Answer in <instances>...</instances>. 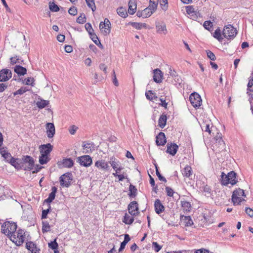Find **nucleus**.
Returning <instances> with one entry per match:
<instances>
[{
  "mask_svg": "<svg viewBox=\"0 0 253 253\" xmlns=\"http://www.w3.org/2000/svg\"><path fill=\"white\" fill-rule=\"evenodd\" d=\"M236 173L234 171L229 172L227 174L223 172L221 173L220 182L222 185H227L231 184L232 185L236 184L237 182Z\"/></svg>",
  "mask_w": 253,
  "mask_h": 253,
  "instance_id": "obj_1",
  "label": "nucleus"
},
{
  "mask_svg": "<svg viewBox=\"0 0 253 253\" xmlns=\"http://www.w3.org/2000/svg\"><path fill=\"white\" fill-rule=\"evenodd\" d=\"M17 228V226L15 222L6 221L1 225V232L4 234L9 237L14 233Z\"/></svg>",
  "mask_w": 253,
  "mask_h": 253,
  "instance_id": "obj_2",
  "label": "nucleus"
},
{
  "mask_svg": "<svg viewBox=\"0 0 253 253\" xmlns=\"http://www.w3.org/2000/svg\"><path fill=\"white\" fill-rule=\"evenodd\" d=\"M25 231L24 230L19 229L16 230L14 233L8 237L10 240L17 246L21 245L25 240Z\"/></svg>",
  "mask_w": 253,
  "mask_h": 253,
  "instance_id": "obj_3",
  "label": "nucleus"
},
{
  "mask_svg": "<svg viewBox=\"0 0 253 253\" xmlns=\"http://www.w3.org/2000/svg\"><path fill=\"white\" fill-rule=\"evenodd\" d=\"M237 34V31L231 25H226L222 31V34L225 38L233 39Z\"/></svg>",
  "mask_w": 253,
  "mask_h": 253,
  "instance_id": "obj_4",
  "label": "nucleus"
},
{
  "mask_svg": "<svg viewBox=\"0 0 253 253\" xmlns=\"http://www.w3.org/2000/svg\"><path fill=\"white\" fill-rule=\"evenodd\" d=\"M189 101L196 109L199 108L202 101L200 95L197 92H193L190 95Z\"/></svg>",
  "mask_w": 253,
  "mask_h": 253,
  "instance_id": "obj_5",
  "label": "nucleus"
},
{
  "mask_svg": "<svg viewBox=\"0 0 253 253\" xmlns=\"http://www.w3.org/2000/svg\"><path fill=\"white\" fill-rule=\"evenodd\" d=\"M99 28L103 35L107 36L109 35L111 32V23L110 21L107 18H105L104 22L100 23Z\"/></svg>",
  "mask_w": 253,
  "mask_h": 253,
  "instance_id": "obj_6",
  "label": "nucleus"
},
{
  "mask_svg": "<svg viewBox=\"0 0 253 253\" xmlns=\"http://www.w3.org/2000/svg\"><path fill=\"white\" fill-rule=\"evenodd\" d=\"M72 177V174L71 172H67L62 175L60 177V182L61 185L66 187H68L71 185Z\"/></svg>",
  "mask_w": 253,
  "mask_h": 253,
  "instance_id": "obj_7",
  "label": "nucleus"
},
{
  "mask_svg": "<svg viewBox=\"0 0 253 253\" xmlns=\"http://www.w3.org/2000/svg\"><path fill=\"white\" fill-rule=\"evenodd\" d=\"M77 162L82 166L88 167L92 164V160L89 155H84L77 158Z\"/></svg>",
  "mask_w": 253,
  "mask_h": 253,
  "instance_id": "obj_8",
  "label": "nucleus"
},
{
  "mask_svg": "<svg viewBox=\"0 0 253 253\" xmlns=\"http://www.w3.org/2000/svg\"><path fill=\"white\" fill-rule=\"evenodd\" d=\"M34 166V161L30 156H26L24 159V164L22 165V168L25 170H31L32 169Z\"/></svg>",
  "mask_w": 253,
  "mask_h": 253,
  "instance_id": "obj_9",
  "label": "nucleus"
},
{
  "mask_svg": "<svg viewBox=\"0 0 253 253\" xmlns=\"http://www.w3.org/2000/svg\"><path fill=\"white\" fill-rule=\"evenodd\" d=\"M83 152L85 154L91 153L95 149L94 144L93 142L84 141L83 142Z\"/></svg>",
  "mask_w": 253,
  "mask_h": 253,
  "instance_id": "obj_10",
  "label": "nucleus"
},
{
  "mask_svg": "<svg viewBox=\"0 0 253 253\" xmlns=\"http://www.w3.org/2000/svg\"><path fill=\"white\" fill-rule=\"evenodd\" d=\"M12 77L11 71L8 69H3L0 71V82H6Z\"/></svg>",
  "mask_w": 253,
  "mask_h": 253,
  "instance_id": "obj_11",
  "label": "nucleus"
},
{
  "mask_svg": "<svg viewBox=\"0 0 253 253\" xmlns=\"http://www.w3.org/2000/svg\"><path fill=\"white\" fill-rule=\"evenodd\" d=\"M128 212L131 215H135L138 213V207L136 201L131 202L128 206Z\"/></svg>",
  "mask_w": 253,
  "mask_h": 253,
  "instance_id": "obj_12",
  "label": "nucleus"
},
{
  "mask_svg": "<svg viewBox=\"0 0 253 253\" xmlns=\"http://www.w3.org/2000/svg\"><path fill=\"white\" fill-rule=\"evenodd\" d=\"M46 134L49 138H52L55 133V129L53 123H48L46 124Z\"/></svg>",
  "mask_w": 253,
  "mask_h": 253,
  "instance_id": "obj_13",
  "label": "nucleus"
},
{
  "mask_svg": "<svg viewBox=\"0 0 253 253\" xmlns=\"http://www.w3.org/2000/svg\"><path fill=\"white\" fill-rule=\"evenodd\" d=\"M178 149V146L175 143H168L166 152L172 156H174Z\"/></svg>",
  "mask_w": 253,
  "mask_h": 253,
  "instance_id": "obj_14",
  "label": "nucleus"
},
{
  "mask_svg": "<svg viewBox=\"0 0 253 253\" xmlns=\"http://www.w3.org/2000/svg\"><path fill=\"white\" fill-rule=\"evenodd\" d=\"M53 146L50 143L41 145L40 146V152L41 154L48 155L52 150Z\"/></svg>",
  "mask_w": 253,
  "mask_h": 253,
  "instance_id": "obj_15",
  "label": "nucleus"
},
{
  "mask_svg": "<svg viewBox=\"0 0 253 253\" xmlns=\"http://www.w3.org/2000/svg\"><path fill=\"white\" fill-rule=\"evenodd\" d=\"M248 90L251 92L248 91L247 93H249V95H251V98L249 99V101L251 104V111H253V79L252 80H250L248 84Z\"/></svg>",
  "mask_w": 253,
  "mask_h": 253,
  "instance_id": "obj_16",
  "label": "nucleus"
},
{
  "mask_svg": "<svg viewBox=\"0 0 253 253\" xmlns=\"http://www.w3.org/2000/svg\"><path fill=\"white\" fill-rule=\"evenodd\" d=\"M95 167L98 168L99 169H101L103 170H108L109 169V166L108 163L104 160H99L97 161L95 163Z\"/></svg>",
  "mask_w": 253,
  "mask_h": 253,
  "instance_id": "obj_17",
  "label": "nucleus"
},
{
  "mask_svg": "<svg viewBox=\"0 0 253 253\" xmlns=\"http://www.w3.org/2000/svg\"><path fill=\"white\" fill-rule=\"evenodd\" d=\"M156 144L159 146H163L167 142L166 135L164 132H160L156 137Z\"/></svg>",
  "mask_w": 253,
  "mask_h": 253,
  "instance_id": "obj_18",
  "label": "nucleus"
},
{
  "mask_svg": "<svg viewBox=\"0 0 253 253\" xmlns=\"http://www.w3.org/2000/svg\"><path fill=\"white\" fill-rule=\"evenodd\" d=\"M163 73L162 71L156 69L154 70L153 80L157 83H161L162 81Z\"/></svg>",
  "mask_w": 253,
  "mask_h": 253,
  "instance_id": "obj_19",
  "label": "nucleus"
},
{
  "mask_svg": "<svg viewBox=\"0 0 253 253\" xmlns=\"http://www.w3.org/2000/svg\"><path fill=\"white\" fill-rule=\"evenodd\" d=\"M26 247L31 253H39L40 249L37 247V245L32 242L26 243Z\"/></svg>",
  "mask_w": 253,
  "mask_h": 253,
  "instance_id": "obj_20",
  "label": "nucleus"
},
{
  "mask_svg": "<svg viewBox=\"0 0 253 253\" xmlns=\"http://www.w3.org/2000/svg\"><path fill=\"white\" fill-rule=\"evenodd\" d=\"M154 207L155 211L158 214H160L162 213L163 211H164V206L162 205L159 199H157L155 201L154 203Z\"/></svg>",
  "mask_w": 253,
  "mask_h": 253,
  "instance_id": "obj_21",
  "label": "nucleus"
},
{
  "mask_svg": "<svg viewBox=\"0 0 253 253\" xmlns=\"http://www.w3.org/2000/svg\"><path fill=\"white\" fill-rule=\"evenodd\" d=\"M181 220L182 224L185 226H191L193 225V222L190 216H181Z\"/></svg>",
  "mask_w": 253,
  "mask_h": 253,
  "instance_id": "obj_22",
  "label": "nucleus"
},
{
  "mask_svg": "<svg viewBox=\"0 0 253 253\" xmlns=\"http://www.w3.org/2000/svg\"><path fill=\"white\" fill-rule=\"evenodd\" d=\"M14 71L19 76H24L27 73V69L20 65H16Z\"/></svg>",
  "mask_w": 253,
  "mask_h": 253,
  "instance_id": "obj_23",
  "label": "nucleus"
},
{
  "mask_svg": "<svg viewBox=\"0 0 253 253\" xmlns=\"http://www.w3.org/2000/svg\"><path fill=\"white\" fill-rule=\"evenodd\" d=\"M57 188L53 186L51 188V192L49 194L48 197L44 200V202L50 204L55 199V194L57 192Z\"/></svg>",
  "mask_w": 253,
  "mask_h": 253,
  "instance_id": "obj_24",
  "label": "nucleus"
},
{
  "mask_svg": "<svg viewBox=\"0 0 253 253\" xmlns=\"http://www.w3.org/2000/svg\"><path fill=\"white\" fill-rule=\"evenodd\" d=\"M214 145L215 146L219 148V151L225 148V143L220 137V135H219V137H217V136H216V142Z\"/></svg>",
  "mask_w": 253,
  "mask_h": 253,
  "instance_id": "obj_25",
  "label": "nucleus"
},
{
  "mask_svg": "<svg viewBox=\"0 0 253 253\" xmlns=\"http://www.w3.org/2000/svg\"><path fill=\"white\" fill-rule=\"evenodd\" d=\"M157 28V32L158 33H163L164 35L167 34V30L166 28V26L164 23H157L156 25Z\"/></svg>",
  "mask_w": 253,
  "mask_h": 253,
  "instance_id": "obj_26",
  "label": "nucleus"
},
{
  "mask_svg": "<svg viewBox=\"0 0 253 253\" xmlns=\"http://www.w3.org/2000/svg\"><path fill=\"white\" fill-rule=\"evenodd\" d=\"M136 9V4L132 0H130L128 3V12L129 14L132 15L133 14Z\"/></svg>",
  "mask_w": 253,
  "mask_h": 253,
  "instance_id": "obj_27",
  "label": "nucleus"
},
{
  "mask_svg": "<svg viewBox=\"0 0 253 253\" xmlns=\"http://www.w3.org/2000/svg\"><path fill=\"white\" fill-rule=\"evenodd\" d=\"M182 173L183 176L186 177H189L192 173V170L191 167L186 166L182 170Z\"/></svg>",
  "mask_w": 253,
  "mask_h": 253,
  "instance_id": "obj_28",
  "label": "nucleus"
},
{
  "mask_svg": "<svg viewBox=\"0 0 253 253\" xmlns=\"http://www.w3.org/2000/svg\"><path fill=\"white\" fill-rule=\"evenodd\" d=\"M10 62L11 65H14L16 63L22 64L23 62V60L18 55H15L10 58Z\"/></svg>",
  "mask_w": 253,
  "mask_h": 253,
  "instance_id": "obj_29",
  "label": "nucleus"
},
{
  "mask_svg": "<svg viewBox=\"0 0 253 253\" xmlns=\"http://www.w3.org/2000/svg\"><path fill=\"white\" fill-rule=\"evenodd\" d=\"M49 102L48 100L40 99L37 102L36 105L39 108L42 109L46 106H48Z\"/></svg>",
  "mask_w": 253,
  "mask_h": 253,
  "instance_id": "obj_30",
  "label": "nucleus"
},
{
  "mask_svg": "<svg viewBox=\"0 0 253 253\" xmlns=\"http://www.w3.org/2000/svg\"><path fill=\"white\" fill-rule=\"evenodd\" d=\"M167 120V118L166 115L163 114L160 116L158 121L159 126L160 127L164 128L165 126Z\"/></svg>",
  "mask_w": 253,
  "mask_h": 253,
  "instance_id": "obj_31",
  "label": "nucleus"
},
{
  "mask_svg": "<svg viewBox=\"0 0 253 253\" xmlns=\"http://www.w3.org/2000/svg\"><path fill=\"white\" fill-rule=\"evenodd\" d=\"M133 28L140 30L142 28H147V25L143 23L131 22L130 24Z\"/></svg>",
  "mask_w": 253,
  "mask_h": 253,
  "instance_id": "obj_32",
  "label": "nucleus"
},
{
  "mask_svg": "<svg viewBox=\"0 0 253 253\" xmlns=\"http://www.w3.org/2000/svg\"><path fill=\"white\" fill-rule=\"evenodd\" d=\"M63 165L66 168H71L74 164L73 161L71 158H67L63 160Z\"/></svg>",
  "mask_w": 253,
  "mask_h": 253,
  "instance_id": "obj_33",
  "label": "nucleus"
},
{
  "mask_svg": "<svg viewBox=\"0 0 253 253\" xmlns=\"http://www.w3.org/2000/svg\"><path fill=\"white\" fill-rule=\"evenodd\" d=\"M117 12L119 16L123 18H126L127 16V13L126 9L123 7H120L117 8Z\"/></svg>",
  "mask_w": 253,
  "mask_h": 253,
  "instance_id": "obj_34",
  "label": "nucleus"
},
{
  "mask_svg": "<svg viewBox=\"0 0 253 253\" xmlns=\"http://www.w3.org/2000/svg\"><path fill=\"white\" fill-rule=\"evenodd\" d=\"M145 96L147 99L150 100H156L158 98L156 96L155 93H154L152 90H149L146 91L145 93Z\"/></svg>",
  "mask_w": 253,
  "mask_h": 253,
  "instance_id": "obj_35",
  "label": "nucleus"
},
{
  "mask_svg": "<svg viewBox=\"0 0 253 253\" xmlns=\"http://www.w3.org/2000/svg\"><path fill=\"white\" fill-rule=\"evenodd\" d=\"M111 167L115 170L120 165L119 161L114 157L110 158V161L109 162Z\"/></svg>",
  "mask_w": 253,
  "mask_h": 253,
  "instance_id": "obj_36",
  "label": "nucleus"
},
{
  "mask_svg": "<svg viewBox=\"0 0 253 253\" xmlns=\"http://www.w3.org/2000/svg\"><path fill=\"white\" fill-rule=\"evenodd\" d=\"M134 221V218L128 214L126 213L124 216L123 221L126 224H131Z\"/></svg>",
  "mask_w": 253,
  "mask_h": 253,
  "instance_id": "obj_37",
  "label": "nucleus"
},
{
  "mask_svg": "<svg viewBox=\"0 0 253 253\" xmlns=\"http://www.w3.org/2000/svg\"><path fill=\"white\" fill-rule=\"evenodd\" d=\"M50 159L49 158L48 155L41 154V155L39 157V163L41 165H43L46 164L49 161Z\"/></svg>",
  "mask_w": 253,
  "mask_h": 253,
  "instance_id": "obj_38",
  "label": "nucleus"
},
{
  "mask_svg": "<svg viewBox=\"0 0 253 253\" xmlns=\"http://www.w3.org/2000/svg\"><path fill=\"white\" fill-rule=\"evenodd\" d=\"M232 200L234 205H235L240 204L242 201H245V199L240 197L232 195Z\"/></svg>",
  "mask_w": 253,
  "mask_h": 253,
  "instance_id": "obj_39",
  "label": "nucleus"
},
{
  "mask_svg": "<svg viewBox=\"0 0 253 253\" xmlns=\"http://www.w3.org/2000/svg\"><path fill=\"white\" fill-rule=\"evenodd\" d=\"M181 205L184 211H190L191 209V204L190 202L186 201H181Z\"/></svg>",
  "mask_w": 253,
  "mask_h": 253,
  "instance_id": "obj_40",
  "label": "nucleus"
},
{
  "mask_svg": "<svg viewBox=\"0 0 253 253\" xmlns=\"http://www.w3.org/2000/svg\"><path fill=\"white\" fill-rule=\"evenodd\" d=\"M213 37L218 40L219 42H221L223 40V38L221 37V30L219 28H217L215 30L213 34Z\"/></svg>",
  "mask_w": 253,
  "mask_h": 253,
  "instance_id": "obj_41",
  "label": "nucleus"
},
{
  "mask_svg": "<svg viewBox=\"0 0 253 253\" xmlns=\"http://www.w3.org/2000/svg\"><path fill=\"white\" fill-rule=\"evenodd\" d=\"M50 227L47 221H42V231L43 233L47 232L50 231Z\"/></svg>",
  "mask_w": 253,
  "mask_h": 253,
  "instance_id": "obj_42",
  "label": "nucleus"
},
{
  "mask_svg": "<svg viewBox=\"0 0 253 253\" xmlns=\"http://www.w3.org/2000/svg\"><path fill=\"white\" fill-rule=\"evenodd\" d=\"M9 163L18 169L22 168V167L20 166V164L18 162L17 160L13 158H10V161L9 162Z\"/></svg>",
  "mask_w": 253,
  "mask_h": 253,
  "instance_id": "obj_43",
  "label": "nucleus"
},
{
  "mask_svg": "<svg viewBox=\"0 0 253 253\" xmlns=\"http://www.w3.org/2000/svg\"><path fill=\"white\" fill-rule=\"evenodd\" d=\"M129 193L128 195L129 197H134L136 195L137 193V189L135 188L134 186L132 184H130L129 187Z\"/></svg>",
  "mask_w": 253,
  "mask_h": 253,
  "instance_id": "obj_44",
  "label": "nucleus"
},
{
  "mask_svg": "<svg viewBox=\"0 0 253 253\" xmlns=\"http://www.w3.org/2000/svg\"><path fill=\"white\" fill-rule=\"evenodd\" d=\"M89 35L90 36L91 40L93 41V42H94L95 44H96L97 45H98L99 44L101 45V43H100L98 37H97L95 34L92 33V34H91V35Z\"/></svg>",
  "mask_w": 253,
  "mask_h": 253,
  "instance_id": "obj_45",
  "label": "nucleus"
},
{
  "mask_svg": "<svg viewBox=\"0 0 253 253\" xmlns=\"http://www.w3.org/2000/svg\"><path fill=\"white\" fill-rule=\"evenodd\" d=\"M203 26L206 29L211 31L212 30L213 24L210 21H206L204 23Z\"/></svg>",
  "mask_w": 253,
  "mask_h": 253,
  "instance_id": "obj_46",
  "label": "nucleus"
},
{
  "mask_svg": "<svg viewBox=\"0 0 253 253\" xmlns=\"http://www.w3.org/2000/svg\"><path fill=\"white\" fill-rule=\"evenodd\" d=\"M160 5L163 10L166 11L168 8V0H161Z\"/></svg>",
  "mask_w": 253,
  "mask_h": 253,
  "instance_id": "obj_47",
  "label": "nucleus"
},
{
  "mask_svg": "<svg viewBox=\"0 0 253 253\" xmlns=\"http://www.w3.org/2000/svg\"><path fill=\"white\" fill-rule=\"evenodd\" d=\"M233 195L237 196H244L246 197L245 195L244 191L243 189L239 188L238 189L235 190L233 192Z\"/></svg>",
  "mask_w": 253,
  "mask_h": 253,
  "instance_id": "obj_48",
  "label": "nucleus"
},
{
  "mask_svg": "<svg viewBox=\"0 0 253 253\" xmlns=\"http://www.w3.org/2000/svg\"><path fill=\"white\" fill-rule=\"evenodd\" d=\"M87 6L91 8L92 10L94 11L95 9V5L93 0H85Z\"/></svg>",
  "mask_w": 253,
  "mask_h": 253,
  "instance_id": "obj_49",
  "label": "nucleus"
},
{
  "mask_svg": "<svg viewBox=\"0 0 253 253\" xmlns=\"http://www.w3.org/2000/svg\"><path fill=\"white\" fill-rule=\"evenodd\" d=\"M49 7L51 11L57 12L59 10L58 6L54 2L49 3Z\"/></svg>",
  "mask_w": 253,
  "mask_h": 253,
  "instance_id": "obj_50",
  "label": "nucleus"
},
{
  "mask_svg": "<svg viewBox=\"0 0 253 253\" xmlns=\"http://www.w3.org/2000/svg\"><path fill=\"white\" fill-rule=\"evenodd\" d=\"M152 248L156 252H158L161 250L162 246L159 245L156 242H153Z\"/></svg>",
  "mask_w": 253,
  "mask_h": 253,
  "instance_id": "obj_51",
  "label": "nucleus"
},
{
  "mask_svg": "<svg viewBox=\"0 0 253 253\" xmlns=\"http://www.w3.org/2000/svg\"><path fill=\"white\" fill-rule=\"evenodd\" d=\"M34 80L33 78L28 77L24 80V83L26 85H31L34 86Z\"/></svg>",
  "mask_w": 253,
  "mask_h": 253,
  "instance_id": "obj_52",
  "label": "nucleus"
},
{
  "mask_svg": "<svg viewBox=\"0 0 253 253\" xmlns=\"http://www.w3.org/2000/svg\"><path fill=\"white\" fill-rule=\"evenodd\" d=\"M58 244L56 242V240L55 239L53 241L48 243V247L52 250H56L58 248Z\"/></svg>",
  "mask_w": 253,
  "mask_h": 253,
  "instance_id": "obj_53",
  "label": "nucleus"
},
{
  "mask_svg": "<svg viewBox=\"0 0 253 253\" xmlns=\"http://www.w3.org/2000/svg\"><path fill=\"white\" fill-rule=\"evenodd\" d=\"M144 18H147L150 17L152 14V11L149 9L148 7L145 8L143 10H142Z\"/></svg>",
  "mask_w": 253,
  "mask_h": 253,
  "instance_id": "obj_54",
  "label": "nucleus"
},
{
  "mask_svg": "<svg viewBox=\"0 0 253 253\" xmlns=\"http://www.w3.org/2000/svg\"><path fill=\"white\" fill-rule=\"evenodd\" d=\"M86 21V18L84 14H81L77 19V22L80 24H83Z\"/></svg>",
  "mask_w": 253,
  "mask_h": 253,
  "instance_id": "obj_55",
  "label": "nucleus"
},
{
  "mask_svg": "<svg viewBox=\"0 0 253 253\" xmlns=\"http://www.w3.org/2000/svg\"><path fill=\"white\" fill-rule=\"evenodd\" d=\"M85 28L88 33L89 35H91V34L93 33V29H92V26L90 23H86L85 24Z\"/></svg>",
  "mask_w": 253,
  "mask_h": 253,
  "instance_id": "obj_56",
  "label": "nucleus"
},
{
  "mask_svg": "<svg viewBox=\"0 0 253 253\" xmlns=\"http://www.w3.org/2000/svg\"><path fill=\"white\" fill-rule=\"evenodd\" d=\"M207 55L209 58L212 61H214L216 59V57L214 53L210 50H207Z\"/></svg>",
  "mask_w": 253,
  "mask_h": 253,
  "instance_id": "obj_57",
  "label": "nucleus"
},
{
  "mask_svg": "<svg viewBox=\"0 0 253 253\" xmlns=\"http://www.w3.org/2000/svg\"><path fill=\"white\" fill-rule=\"evenodd\" d=\"M155 167H156V174H157V176L158 177L159 180H161V181H164L165 182H167V180H166V178L164 177V176H163L161 174V173H160V172L158 170L157 166H155Z\"/></svg>",
  "mask_w": 253,
  "mask_h": 253,
  "instance_id": "obj_58",
  "label": "nucleus"
},
{
  "mask_svg": "<svg viewBox=\"0 0 253 253\" xmlns=\"http://www.w3.org/2000/svg\"><path fill=\"white\" fill-rule=\"evenodd\" d=\"M202 128L203 130L206 132H208L209 134H211V130L210 124H203V125L202 126Z\"/></svg>",
  "mask_w": 253,
  "mask_h": 253,
  "instance_id": "obj_59",
  "label": "nucleus"
},
{
  "mask_svg": "<svg viewBox=\"0 0 253 253\" xmlns=\"http://www.w3.org/2000/svg\"><path fill=\"white\" fill-rule=\"evenodd\" d=\"M68 12L70 14L75 16L77 14V8L73 6L70 8V9L68 10Z\"/></svg>",
  "mask_w": 253,
  "mask_h": 253,
  "instance_id": "obj_60",
  "label": "nucleus"
},
{
  "mask_svg": "<svg viewBox=\"0 0 253 253\" xmlns=\"http://www.w3.org/2000/svg\"><path fill=\"white\" fill-rule=\"evenodd\" d=\"M50 211V206L49 207L48 209L46 210H43L42 211V218H46L47 217V215Z\"/></svg>",
  "mask_w": 253,
  "mask_h": 253,
  "instance_id": "obj_61",
  "label": "nucleus"
},
{
  "mask_svg": "<svg viewBox=\"0 0 253 253\" xmlns=\"http://www.w3.org/2000/svg\"><path fill=\"white\" fill-rule=\"evenodd\" d=\"M28 89H26V87H21L19 89H18L16 92L14 93L15 95L16 94H23L24 93L26 92Z\"/></svg>",
  "mask_w": 253,
  "mask_h": 253,
  "instance_id": "obj_62",
  "label": "nucleus"
},
{
  "mask_svg": "<svg viewBox=\"0 0 253 253\" xmlns=\"http://www.w3.org/2000/svg\"><path fill=\"white\" fill-rule=\"evenodd\" d=\"M113 175L115 177H118L119 181H123L124 179L126 178L124 174H119L117 173H113Z\"/></svg>",
  "mask_w": 253,
  "mask_h": 253,
  "instance_id": "obj_63",
  "label": "nucleus"
},
{
  "mask_svg": "<svg viewBox=\"0 0 253 253\" xmlns=\"http://www.w3.org/2000/svg\"><path fill=\"white\" fill-rule=\"evenodd\" d=\"M166 190L167 192V195L169 197L173 196L174 192L173 190L169 187H166Z\"/></svg>",
  "mask_w": 253,
  "mask_h": 253,
  "instance_id": "obj_64",
  "label": "nucleus"
}]
</instances>
